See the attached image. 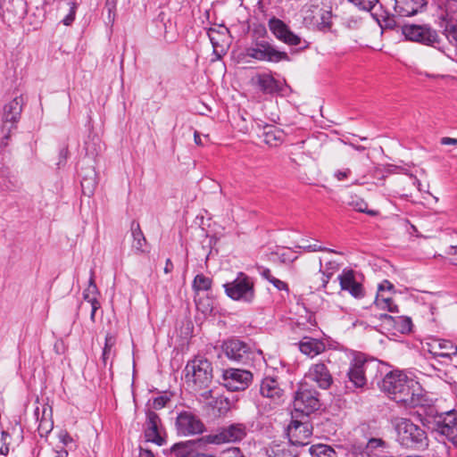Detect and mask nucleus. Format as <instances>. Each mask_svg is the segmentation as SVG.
Listing matches in <instances>:
<instances>
[{
    "label": "nucleus",
    "instance_id": "obj_28",
    "mask_svg": "<svg viewBox=\"0 0 457 457\" xmlns=\"http://www.w3.org/2000/svg\"><path fill=\"white\" fill-rule=\"evenodd\" d=\"M198 441L196 440H187L185 442H179L174 444L170 451L177 457H195L196 452V445Z\"/></svg>",
    "mask_w": 457,
    "mask_h": 457
},
{
    "label": "nucleus",
    "instance_id": "obj_33",
    "mask_svg": "<svg viewBox=\"0 0 457 457\" xmlns=\"http://www.w3.org/2000/svg\"><path fill=\"white\" fill-rule=\"evenodd\" d=\"M415 0H395V12L401 17H410L418 13Z\"/></svg>",
    "mask_w": 457,
    "mask_h": 457
},
{
    "label": "nucleus",
    "instance_id": "obj_12",
    "mask_svg": "<svg viewBox=\"0 0 457 457\" xmlns=\"http://www.w3.org/2000/svg\"><path fill=\"white\" fill-rule=\"evenodd\" d=\"M432 425L436 432L445 436L457 446V411L455 410L436 414Z\"/></svg>",
    "mask_w": 457,
    "mask_h": 457
},
{
    "label": "nucleus",
    "instance_id": "obj_61",
    "mask_svg": "<svg viewBox=\"0 0 457 457\" xmlns=\"http://www.w3.org/2000/svg\"><path fill=\"white\" fill-rule=\"evenodd\" d=\"M60 158L61 159H63L64 161L66 160L67 158V155H68V148L67 147H63L60 150Z\"/></svg>",
    "mask_w": 457,
    "mask_h": 457
},
{
    "label": "nucleus",
    "instance_id": "obj_31",
    "mask_svg": "<svg viewBox=\"0 0 457 457\" xmlns=\"http://www.w3.org/2000/svg\"><path fill=\"white\" fill-rule=\"evenodd\" d=\"M320 272L322 273L321 284L317 287V289H325L329 279L335 274L336 271L339 270V264L336 261H328L325 265L322 263V259L320 258Z\"/></svg>",
    "mask_w": 457,
    "mask_h": 457
},
{
    "label": "nucleus",
    "instance_id": "obj_27",
    "mask_svg": "<svg viewBox=\"0 0 457 457\" xmlns=\"http://www.w3.org/2000/svg\"><path fill=\"white\" fill-rule=\"evenodd\" d=\"M325 344L320 339L305 337L299 343L300 351L310 357H314L325 351Z\"/></svg>",
    "mask_w": 457,
    "mask_h": 457
},
{
    "label": "nucleus",
    "instance_id": "obj_5",
    "mask_svg": "<svg viewBox=\"0 0 457 457\" xmlns=\"http://www.w3.org/2000/svg\"><path fill=\"white\" fill-rule=\"evenodd\" d=\"M226 295L233 301L252 303L255 299L254 282L244 272H238L231 282L223 284Z\"/></svg>",
    "mask_w": 457,
    "mask_h": 457
},
{
    "label": "nucleus",
    "instance_id": "obj_1",
    "mask_svg": "<svg viewBox=\"0 0 457 457\" xmlns=\"http://www.w3.org/2000/svg\"><path fill=\"white\" fill-rule=\"evenodd\" d=\"M379 386L383 392L390 395L392 399L403 403L405 407L414 408L424 405V395L419 392L420 390L419 384L401 370L387 372Z\"/></svg>",
    "mask_w": 457,
    "mask_h": 457
},
{
    "label": "nucleus",
    "instance_id": "obj_17",
    "mask_svg": "<svg viewBox=\"0 0 457 457\" xmlns=\"http://www.w3.org/2000/svg\"><path fill=\"white\" fill-rule=\"evenodd\" d=\"M403 33L407 39L428 46H432L438 42L436 31L426 26L405 25L403 28Z\"/></svg>",
    "mask_w": 457,
    "mask_h": 457
},
{
    "label": "nucleus",
    "instance_id": "obj_8",
    "mask_svg": "<svg viewBox=\"0 0 457 457\" xmlns=\"http://www.w3.org/2000/svg\"><path fill=\"white\" fill-rule=\"evenodd\" d=\"M369 427L362 425L360 430L363 432L364 441L356 442L353 445V453L355 457H380L381 453L388 448V443L380 437L375 436L371 432L366 433Z\"/></svg>",
    "mask_w": 457,
    "mask_h": 457
},
{
    "label": "nucleus",
    "instance_id": "obj_63",
    "mask_svg": "<svg viewBox=\"0 0 457 457\" xmlns=\"http://www.w3.org/2000/svg\"><path fill=\"white\" fill-rule=\"evenodd\" d=\"M447 254L457 255V245H451L447 250Z\"/></svg>",
    "mask_w": 457,
    "mask_h": 457
},
{
    "label": "nucleus",
    "instance_id": "obj_29",
    "mask_svg": "<svg viewBox=\"0 0 457 457\" xmlns=\"http://www.w3.org/2000/svg\"><path fill=\"white\" fill-rule=\"evenodd\" d=\"M116 336L112 333H107L104 340V346L103 348L102 353V362L104 368L107 367L108 362L110 361V367H112V360L115 357V349L114 346L116 345Z\"/></svg>",
    "mask_w": 457,
    "mask_h": 457
},
{
    "label": "nucleus",
    "instance_id": "obj_45",
    "mask_svg": "<svg viewBox=\"0 0 457 457\" xmlns=\"http://www.w3.org/2000/svg\"><path fill=\"white\" fill-rule=\"evenodd\" d=\"M168 402H170V397L167 395L157 396L153 400V408L155 410H161L166 406Z\"/></svg>",
    "mask_w": 457,
    "mask_h": 457
},
{
    "label": "nucleus",
    "instance_id": "obj_10",
    "mask_svg": "<svg viewBox=\"0 0 457 457\" xmlns=\"http://www.w3.org/2000/svg\"><path fill=\"white\" fill-rule=\"evenodd\" d=\"M175 428L177 434L183 436L201 435L206 430L205 425L200 417L190 410H183L178 412Z\"/></svg>",
    "mask_w": 457,
    "mask_h": 457
},
{
    "label": "nucleus",
    "instance_id": "obj_7",
    "mask_svg": "<svg viewBox=\"0 0 457 457\" xmlns=\"http://www.w3.org/2000/svg\"><path fill=\"white\" fill-rule=\"evenodd\" d=\"M247 436V428L244 423H232L218 428L214 432L203 436L209 445L235 444L244 440Z\"/></svg>",
    "mask_w": 457,
    "mask_h": 457
},
{
    "label": "nucleus",
    "instance_id": "obj_43",
    "mask_svg": "<svg viewBox=\"0 0 457 457\" xmlns=\"http://www.w3.org/2000/svg\"><path fill=\"white\" fill-rule=\"evenodd\" d=\"M213 409H216L220 416L225 415L230 409V402L226 397H217L212 403Z\"/></svg>",
    "mask_w": 457,
    "mask_h": 457
},
{
    "label": "nucleus",
    "instance_id": "obj_44",
    "mask_svg": "<svg viewBox=\"0 0 457 457\" xmlns=\"http://www.w3.org/2000/svg\"><path fill=\"white\" fill-rule=\"evenodd\" d=\"M281 41L283 43L288 45V46H299L301 44L302 39H301V37L298 35L295 34L289 29V30L285 35V37H283Z\"/></svg>",
    "mask_w": 457,
    "mask_h": 457
},
{
    "label": "nucleus",
    "instance_id": "obj_64",
    "mask_svg": "<svg viewBox=\"0 0 457 457\" xmlns=\"http://www.w3.org/2000/svg\"><path fill=\"white\" fill-rule=\"evenodd\" d=\"M9 452V447L8 445H3L1 448H0V454L2 455H6Z\"/></svg>",
    "mask_w": 457,
    "mask_h": 457
},
{
    "label": "nucleus",
    "instance_id": "obj_15",
    "mask_svg": "<svg viewBox=\"0 0 457 457\" xmlns=\"http://www.w3.org/2000/svg\"><path fill=\"white\" fill-rule=\"evenodd\" d=\"M224 386L230 391L245 389L253 380L251 371L244 369H227L223 370Z\"/></svg>",
    "mask_w": 457,
    "mask_h": 457
},
{
    "label": "nucleus",
    "instance_id": "obj_48",
    "mask_svg": "<svg viewBox=\"0 0 457 457\" xmlns=\"http://www.w3.org/2000/svg\"><path fill=\"white\" fill-rule=\"evenodd\" d=\"M87 302L89 303L91 305L90 320L93 322H95V317H96V311L98 309H100V307H101L100 302L97 300V298H92L91 300L87 301Z\"/></svg>",
    "mask_w": 457,
    "mask_h": 457
},
{
    "label": "nucleus",
    "instance_id": "obj_42",
    "mask_svg": "<svg viewBox=\"0 0 457 457\" xmlns=\"http://www.w3.org/2000/svg\"><path fill=\"white\" fill-rule=\"evenodd\" d=\"M332 12L328 10H320V21L318 23V27L320 30H329L332 26Z\"/></svg>",
    "mask_w": 457,
    "mask_h": 457
},
{
    "label": "nucleus",
    "instance_id": "obj_55",
    "mask_svg": "<svg viewBox=\"0 0 457 457\" xmlns=\"http://www.w3.org/2000/svg\"><path fill=\"white\" fill-rule=\"evenodd\" d=\"M441 145H457V138L444 137L440 140Z\"/></svg>",
    "mask_w": 457,
    "mask_h": 457
},
{
    "label": "nucleus",
    "instance_id": "obj_2",
    "mask_svg": "<svg viewBox=\"0 0 457 457\" xmlns=\"http://www.w3.org/2000/svg\"><path fill=\"white\" fill-rule=\"evenodd\" d=\"M222 350L229 360L247 367L256 368L264 362L261 350L238 338L233 337L224 341Z\"/></svg>",
    "mask_w": 457,
    "mask_h": 457
},
{
    "label": "nucleus",
    "instance_id": "obj_14",
    "mask_svg": "<svg viewBox=\"0 0 457 457\" xmlns=\"http://www.w3.org/2000/svg\"><path fill=\"white\" fill-rule=\"evenodd\" d=\"M260 395L273 404H280L285 401V389L277 375H266L260 383Z\"/></svg>",
    "mask_w": 457,
    "mask_h": 457
},
{
    "label": "nucleus",
    "instance_id": "obj_37",
    "mask_svg": "<svg viewBox=\"0 0 457 457\" xmlns=\"http://www.w3.org/2000/svg\"><path fill=\"white\" fill-rule=\"evenodd\" d=\"M264 129L265 131L263 133V141L267 145L270 146H277L281 143V132L278 131L275 127L266 126Z\"/></svg>",
    "mask_w": 457,
    "mask_h": 457
},
{
    "label": "nucleus",
    "instance_id": "obj_53",
    "mask_svg": "<svg viewBox=\"0 0 457 457\" xmlns=\"http://www.w3.org/2000/svg\"><path fill=\"white\" fill-rule=\"evenodd\" d=\"M309 252H328V253H337L335 250L323 247L317 244L309 245Z\"/></svg>",
    "mask_w": 457,
    "mask_h": 457
},
{
    "label": "nucleus",
    "instance_id": "obj_25",
    "mask_svg": "<svg viewBox=\"0 0 457 457\" xmlns=\"http://www.w3.org/2000/svg\"><path fill=\"white\" fill-rule=\"evenodd\" d=\"M428 351L435 358H445L451 360L457 354V346L451 341L434 338L427 344Z\"/></svg>",
    "mask_w": 457,
    "mask_h": 457
},
{
    "label": "nucleus",
    "instance_id": "obj_32",
    "mask_svg": "<svg viewBox=\"0 0 457 457\" xmlns=\"http://www.w3.org/2000/svg\"><path fill=\"white\" fill-rule=\"evenodd\" d=\"M130 229L133 237L132 247L136 250L137 253H145L147 251L145 248L146 239L140 228L139 223L133 220L131 222Z\"/></svg>",
    "mask_w": 457,
    "mask_h": 457
},
{
    "label": "nucleus",
    "instance_id": "obj_39",
    "mask_svg": "<svg viewBox=\"0 0 457 457\" xmlns=\"http://www.w3.org/2000/svg\"><path fill=\"white\" fill-rule=\"evenodd\" d=\"M99 295L98 288L96 287V284L95 282V274L94 270H90V278L88 281L87 287L83 292V299L85 301H89L92 298H97V295Z\"/></svg>",
    "mask_w": 457,
    "mask_h": 457
},
{
    "label": "nucleus",
    "instance_id": "obj_62",
    "mask_svg": "<svg viewBox=\"0 0 457 457\" xmlns=\"http://www.w3.org/2000/svg\"><path fill=\"white\" fill-rule=\"evenodd\" d=\"M41 414H42V410L40 411V408L38 406L36 407V409L34 410V416H35L37 421L40 420Z\"/></svg>",
    "mask_w": 457,
    "mask_h": 457
},
{
    "label": "nucleus",
    "instance_id": "obj_40",
    "mask_svg": "<svg viewBox=\"0 0 457 457\" xmlns=\"http://www.w3.org/2000/svg\"><path fill=\"white\" fill-rule=\"evenodd\" d=\"M67 4L69 6V13L62 19V22L65 26H71L75 20L79 3L78 0H67Z\"/></svg>",
    "mask_w": 457,
    "mask_h": 457
},
{
    "label": "nucleus",
    "instance_id": "obj_11",
    "mask_svg": "<svg viewBox=\"0 0 457 457\" xmlns=\"http://www.w3.org/2000/svg\"><path fill=\"white\" fill-rule=\"evenodd\" d=\"M298 418L299 415L293 414L287 428V436L291 445L304 446L309 444L308 440L312 435V425L308 418Z\"/></svg>",
    "mask_w": 457,
    "mask_h": 457
},
{
    "label": "nucleus",
    "instance_id": "obj_30",
    "mask_svg": "<svg viewBox=\"0 0 457 457\" xmlns=\"http://www.w3.org/2000/svg\"><path fill=\"white\" fill-rule=\"evenodd\" d=\"M37 422V431L40 436H46L54 428V422L52 420V408L47 404L42 406L41 418Z\"/></svg>",
    "mask_w": 457,
    "mask_h": 457
},
{
    "label": "nucleus",
    "instance_id": "obj_47",
    "mask_svg": "<svg viewBox=\"0 0 457 457\" xmlns=\"http://www.w3.org/2000/svg\"><path fill=\"white\" fill-rule=\"evenodd\" d=\"M351 3L354 4L356 6L360 7L363 10H371L374 7V3L377 0H369L366 4L362 0H349Z\"/></svg>",
    "mask_w": 457,
    "mask_h": 457
},
{
    "label": "nucleus",
    "instance_id": "obj_59",
    "mask_svg": "<svg viewBox=\"0 0 457 457\" xmlns=\"http://www.w3.org/2000/svg\"><path fill=\"white\" fill-rule=\"evenodd\" d=\"M172 270H173V263L171 262L170 259H167L166 264L164 267V272L168 274V273L171 272Z\"/></svg>",
    "mask_w": 457,
    "mask_h": 457
},
{
    "label": "nucleus",
    "instance_id": "obj_24",
    "mask_svg": "<svg viewBox=\"0 0 457 457\" xmlns=\"http://www.w3.org/2000/svg\"><path fill=\"white\" fill-rule=\"evenodd\" d=\"M23 104L24 99L21 95L19 96H15L10 102L4 104L3 113L4 124L2 126V132H4L6 127H9V125L15 126V123L19 120L21 117Z\"/></svg>",
    "mask_w": 457,
    "mask_h": 457
},
{
    "label": "nucleus",
    "instance_id": "obj_19",
    "mask_svg": "<svg viewBox=\"0 0 457 457\" xmlns=\"http://www.w3.org/2000/svg\"><path fill=\"white\" fill-rule=\"evenodd\" d=\"M208 37L213 47V54L217 58H221L226 54L229 46V30L225 26L219 28H210Z\"/></svg>",
    "mask_w": 457,
    "mask_h": 457
},
{
    "label": "nucleus",
    "instance_id": "obj_18",
    "mask_svg": "<svg viewBox=\"0 0 457 457\" xmlns=\"http://www.w3.org/2000/svg\"><path fill=\"white\" fill-rule=\"evenodd\" d=\"M312 381L321 389H328L333 383L332 375L323 362L312 364L304 376V382Z\"/></svg>",
    "mask_w": 457,
    "mask_h": 457
},
{
    "label": "nucleus",
    "instance_id": "obj_52",
    "mask_svg": "<svg viewBox=\"0 0 457 457\" xmlns=\"http://www.w3.org/2000/svg\"><path fill=\"white\" fill-rule=\"evenodd\" d=\"M60 442H62L65 446L73 443L72 437L67 431H61L59 434Z\"/></svg>",
    "mask_w": 457,
    "mask_h": 457
},
{
    "label": "nucleus",
    "instance_id": "obj_13",
    "mask_svg": "<svg viewBox=\"0 0 457 457\" xmlns=\"http://www.w3.org/2000/svg\"><path fill=\"white\" fill-rule=\"evenodd\" d=\"M370 365V361L362 357H355L350 363L347 370L348 381L345 388L349 391L363 389L367 386L366 371Z\"/></svg>",
    "mask_w": 457,
    "mask_h": 457
},
{
    "label": "nucleus",
    "instance_id": "obj_41",
    "mask_svg": "<svg viewBox=\"0 0 457 457\" xmlns=\"http://www.w3.org/2000/svg\"><path fill=\"white\" fill-rule=\"evenodd\" d=\"M355 211L357 212H363V213H367L369 214L370 216H376L378 215V211H375V210H369L368 209V204L361 199V198H356V199H353L350 204H349Z\"/></svg>",
    "mask_w": 457,
    "mask_h": 457
},
{
    "label": "nucleus",
    "instance_id": "obj_60",
    "mask_svg": "<svg viewBox=\"0 0 457 457\" xmlns=\"http://www.w3.org/2000/svg\"><path fill=\"white\" fill-rule=\"evenodd\" d=\"M194 141L195 143L197 145H203V142H202V139H201V137H200V134L198 131H195L194 133Z\"/></svg>",
    "mask_w": 457,
    "mask_h": 457
},
{
    "label": "nucleus",
    "instance_id": "obj_20",
    "mask_svg": "<svg viewBox=\"0 0 457 457\" xmlns=\"http://www.w3.org/2000/svg\"><path fill=\"white\" fill-rule=\"evenodd\" d=\"M445 24L444 33L451 43L457 45V0H447L445 3V14L443 17Z\"/></svg>",
    "mask_w": 457,
    "mask_h": 457
},
{
    "label": "nucleus",
    "instance_id": "obj_3",
    "mask_svg": "<svg viewBox=\"0 0 457 457\" xmlns=\"http://www.w3.org/2000/svg\"><path fill=\"white\" fill-rule=\"evenodd\" d=\"M184 373L186 383L195 391L209 388L213 378L212 364L203 356L188 361Z\"/></svg>",
    "mask_w": 457,
    "mask_h": 457
},
{
    "label": "nucleus",
    "instance_id": "obj_21",
    "mask_svg": "<svg viewBox=\"0 0 457 457\" xmlns=\"http://www.w3.org/2000/svg\"><path fill=\"white\" fill-rule=\"evenodd\" d=\"M253 84L264 95L275 96L283 92L284 85L270 73H258L253 78Z\"/></svg>",
    "mask_w": 457,
    "mask_h": 457
},
{
    "label": "nucleus",
    "instance_id": "obj_4",
    "mask_svg": "<svg viewBox=\"0 0 457 457\" xmlns=\"http://www.w3.org/2000/svg\"><path fill=\"white\" fill-rule=\"evenodd\" d=\"M396 440L402 447L422 450L428 445L426 431L411 420L401 418L395 421Z\"/></svg>",
    "mask_w": 457,
    "mask_h": 457
},
{
    "label": "nucleus",
    "instance_id": "obj_38",
    "mask_svg": "<svg viewBox=\"0 0 457 457\" xmlns=\"http://www.w3.org/2000/svg\"><path fill=\"white\" fill-rule=\"evenodd\" d=\"M212 279L204 274H197L192 283V288L195 292L208 291L212 288Z\"/></svg>",
    "mask_w": 457,
    "mask_h": 457
},
{
    "label": "nucleus",
    "instance_id": "obj_50",
    "mask_svg": "<svg viewBox=\"0 0 457 457\" xmlns=\"http://www.w3.org/2000/svg\"><path fill=\"white\" fill-rule=\"evenodd\" d=\"M12 129H15V126L9 125V127H6L5 130L3 132L4 136L1 139L0 145L1 147H5L8 145V140L11 137V131Z\"/></svg>",
    "mask_w": 457,
    "mask_h": 457
},
{
    "label": "nucleus",
    "instance_id": "obj_54",
    "mask_svg": "<svg viewBox=\"0 0 457 457\" xmlns=\"http://www.w3.org/2000/svg\"><path fill=\"white\" fill-rule=\"evenodd\" d=\"M284 453L283 449L279 448V445H276L274 447H271L269 451V456H274V457H279L281 453Z\"/></svg>",
    "mask_w": 457,
    "mask_h": 457
},
{
    "label": "nucleus",
    "instance_id": "obj_6",
    "mask_svg": "<svg viewBox=\"0 0 457 457\" xmlns=\"http://www.w3.org/2000/svg\"><path fill=\"white\" fill-rule=\"evenodd\" d=\"M319 392L312 388L307 382L300 384L294 400L295 415L301 414L303 418H308L320 407Z\"/></svg>",
    "mask_w": 457,
    "mask_h": 457
},
{
    "label": "nucleus",
    "instance_id": "obj_23",
    "mask_svg": "<svg viewBox=\"0 0 457 457\" xmlns=\"http://www.w3.org/2000/svg\"><path fill=\"white\" fill-rule=\"evenodd\" d=\"M341 290L347 291L354 298H362L364 296V288L361 283L355 279L354 271L352 269H344L337 277Z\"/></svg>",
    "mask_w": 457,
    "mask_h": 457
},
{
    "label": "nucleus",
    "instance_id": "obj_36",
    "mask_svg": "<svg viewBox=\"0 0 457 457\" xmlns=\"http://www.w3.org/2000/svg\"><path fill=\"white\" fill-rule=\"evenodd\" d=\"M312 457H337L336 451L329 445L318 444L309 449Z\"/></svg>",
    "mask_w": 457,
    "mask_h": 457
},
{
    "label": "nucleus",
    "instance_id": "obj_51",
    "mask_svg": "<svg viewBox=\"0 0 457 457\" xmlns=\"http://www.w3.org/2000/svg\"><path fill=\"white\" fill-rule=\"evenodd\" d=\"M258 270H259V273L260 275L264 278L266 279L267 281H269L270 283L271 282V280L275 278L271 275V271L269 268H265L263 266H261V267H258Z\"/></svg>",
    "mask_w": 457,
    "mask_h": 457
},
{
    "label": "nucleus",
    "instance_id": "obj_46",
    "mask_svg": "<svg viewBox=\"0 0 457 457\" xmlns=\"http://www.w3.org/2000/svg\"><path fill=\"white\" fill-rule=\"evenodd\" d=\"M270 284H272L278 291H285L287 294H289V292H290L287 283H286L285 281H282L277 278H274L271 280Z\"/></svg>",
    "mask_w": 457,
    "mask_h": 457
},
{
    "label": "nucleus",
    "instance_id": "obj_9",
    "mask_svg": "<svg viewBox=\"0 0 457 457\" xmlns=\"http://www.w3.org/2000/svg\"><path fill=\"white\" fill-rule=\"evenodd\" d=\"M246 55L250 58L269 62H289L290 57L286 52L278 50L274 46L266 40H257L247 47Z\"/></svg>",
    "mask_w": 457,
    "mask_h": 457
},
{
    "label": "nucleus",
    "instance_id": "obj_56",
    "mask_svg": "<svg viewBox=\"0 0 457 457\" xmlns=\"http://www.w3.org/2000/svg\"><path fill=\"white\" fill-rule=\"evenodd\" d=\"M138 457H154V455L150 450L140 447Z\"/></svg>",
    "mask_w": 457,
    "mask_h": 457
},
{
    "label": "nucleus",
    "instance_id": "obj_16",
    "mask_svg": "<svg viewBox=\"0 0 457 457\" xmlns=\"http://www.w3.org/2000/svg\"><path fill=\"white\" fill-rule=\"evenodd\" d=\"M395 292V286L387 279L383 280L378 286V292L373 302L375 306L380 310L398 313V306L394 303L392 297Z\"/></svg>",
    "mask_w": 457,
    "mask_h": 457
},
{
    "label": "nucleus",
    "instance_id": "obj_58",
    "mask_svg": "<svg viewBox=\"0 0 457 457\" xmlns=\"http://www.w3.org/2000/svg\"><path fill=\"white\" fill-rule=\"evenodd\" d=\"M117 4V0H106L105 5L108 8L109 13L115 9Z\"/></svg>",
    "mask_w": 457,
    "mask_h": 457
},
{
    "label": "nucleus",
    "instance_id": "obj_34",
    "mask_svg": "<svg viewBox=\"0 0 457 457\" xmlns=\"http://www.w3.org/2000/svg\"><path fill=\"white\" fill-rule=\"evenodd\" d=\"M268 25L272 34L280 41L289 30V27L283 21L276 17L270 18Z\"/></svg>",
    "mask_w": 457,
    "mask_h": 457
},
{
    "label": "nucleus",
    "instance_id": "obj_49",
    "mask_svg": "<svg viewBox=\"0 0 457 457\" xmlns=\"http://www.w3.org/2000/svg\"><path fill=\"white\" fill-rule=\"evenodd\" d=\"M351 173H352L351 170L346 168L344 170H337L335 172L334 176L338 181H343V180L348 179L349 176L351 175Z\"/></svg>",
    "mask_w": 457,
    "mask_h": 457
},
{
    "label": "nucleus",
    "instance_id": "obj_35",
    "mask_svg": "<svg viewBox=\"0 0 457 457\" xmlns=\"http://www.w3.org/2000/svg\"><path fill=\"white\" fill-rule=\"evenodd\" d=\"M80 184L85 195L90 196L94 194L97 182L96 179V172L93 169L89 170L87 175L82 177Z\"/></svg>",
    "mask_w": 457,
    "mask_h": 457
},
{
    "label": "nucleus",
    "instance_id": "obj_26",
    "mask_svg": "<svg viewBox=\"0 0 457 457\" xmlns=\"http://www.w3.org/2000/svg\"><path fill=\"white\" fill-rule=\"evenodd\" d=\"M379 320H382L384 324L402 334L409 333L411 330L412 322L409 317H394L386 313H382L379 315Z\"/></svg>",
    "mask_w": 457,
    "mask_h": 457
},
{
    "label": "nucleus",
    "instance_id": "obj_57",
    "mask_svg": "<svg viewBox=\"0 0 457 457\" xmlns=\"http://www.w3.org/2000/svg\"><path fill=\"white\" fill-rule=\"evenodd\" d=\"M415 5H418L417 6V9H418V12H421L423 10L424 7L427 6L428 4V1L427 0H415Z\"/></svg>",
    "mask_w": 457,
    "mask_h": 457
},
{
    "label": "nucleus",
    "instance_id": "obj_22",
    "mask_svg": "<svg viewBox=\"0 0 457 457\" xmlns=\"http://www.w3.org/2000/svg\"><path fill=\"white\" fill-rule=\"evenodd\" d=\"M145 428L144 431L145 438L147 442H152L157 445H162L165 439L162 436L160 432L161 419L159 415L154 411H146Z\"/></svg>",
    "mask_w": 457,
    "mask_h": 457
}]
</instances>
